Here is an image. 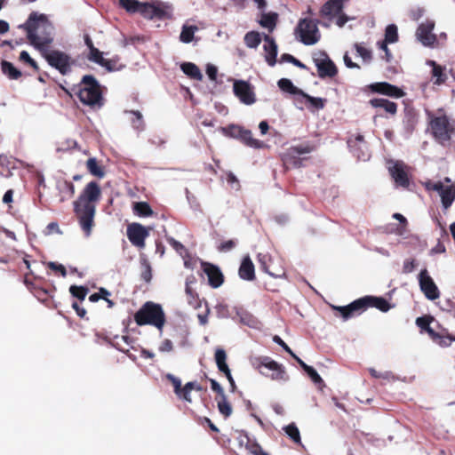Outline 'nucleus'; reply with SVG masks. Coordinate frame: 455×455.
Masks as SVG:
<instances>
[{"mask_svg": "<svg viewBox=\"0 0 455 455\" xmlns=\"http://www.w3.org/2000/svg\"><path fill=\"white\" fill-rule=\"evenodd\" d=\"M101 198V188L98 182H89L78 198L74 201V212L78 219L81 228L86 236L92 233L94 226V215L96 212V204Z\"/></svg>", "mask_w": 455, "mask_h": 455, "instance_id": "obj_1", "label": "nucleus"}, {"mask_svg": "<svg viewBox=\"0 0 455 455\" xmlns=\"http://www.w3.org/2000/svg\"><path fill=\"white\" fill-rule=\"evenodd\" d=\"M18 28L27 32L28 39L37 50L49 47L53 42L54 27L44 13L32 12L27 21Z\"/></svg>", "mask_w": 455, "mask_h": 455, "instance_id": "obj_2", "label": "nucleus"}, {"mask_svg": "<svg viewBox=\"0 0 455 455\" xmlns=\"http://www.w3.org/2000/svg\"><path fill=\"white\" fill-rule=\"evenodd\" d=\"M135 323L140 325H153L162 331L165 315L161 305L148 301L134 315Z\"/></svg>", "mask_w": 455, "mask_h": 455, "instance_id": "obj_3", "label": "nucleus"}, {"mask_svg": "<svg viewBox=\"0 0 455 455\" xmlns=\"http://www.w3.org/2000/svg\"><path fill=\"white\" fill-rule=\"evenodd\" d=\"M80 101L88 106L101 105V91L99 82L92 75L83 76L78 92Z\"/></svg>", "mask_w": 455, "mask_h": 455, "instance_id": "obj_4", "label": "nucleus"}, {"mask_svg": "<svg viewBox=\"0 0 455 455\" xmlns=\"http://www.w3.org/2000/svg\"><path fill=\"white\" fill-rule=\"evenodd\" d=\"M294 34L296 38L305 45L316 44L321 38L318 20L309 18L300 19L294 29Z\"/></svg>", "mask_w": 455, "mask_h": 455, "instance_id": "obj_5", "label": "nucleus"}, {"mask_svg": "<svg viewBox=\"0 0 455 455\" xmlns=\"http://www.w3.org/2000/svg\"><path fill=\"white\" fill-rule=\"evenodd\" d=\"M429 126L433 137L442 144L451 140L455 132L454 122H451L445 114L431 117Z\"/></svg>", "mask_w": 455, "mask_h": 455, "instance_id": "obj_6", "label": "nucleus"}, {"mask_svg": "<svg viewBox=\"0 0 455 455\" xmlns=\"http://www.w3.org/2000/svg\"><path fill=\"white\" fill-rule=\"evenodd\" d=\"M252 364L261 374L268 376L274 380L288 379L284 367L269 356L256 357Z\"/></svg>", "mask_w": 455, "mask_h": 455, "instance_id": "obj_7", "label": "nucleus"}, {"mask_svg": "<svg viewBox=\"0 0 455 455\" xmlns=\"http://www.w3.org/2000/svg\"><path fill=\"white\" fill-rule=\"evenodd\" d=\"M48 64L65 76L71 71L70 56L59 50H49L44 47L39 50Z\"/></svg>", "mask_w": 455, "mask_h": 455, "instance_id": "obj_8", "label": "nucleus"}, {"mask_svg": "<svg viewBox=\"0 0 455 455\" xmlns=\"http://www.w3.org/2000/svg\"><path fill=\"white\" fill-rule=\"evenodd\" d=\"M314 63L317 68L318 76L321 78L333 77L338 74V68L328 54L320 51L313 57Z\"/></svg>", "mask_w": 455, "mask_h": 455, "instance_id": "obj_9", "label": "nucleus"}, {"mask_svg": "<svg viewBox=\"0 0 455 455\" xmlns=\"http://www.w3.org/2000/svg\"><path fill=\"white\" fill-rule=\"evenodd\" d=\"M419 283L421 291L427 299L435 300L440 297V291L427 269H422L419 275Z\"/></svg>", "mask_w": 455, "mask_h": 455, "instance_id": "obj_10", "label": "nucleus"}, {"mask_svg": "<svg viewBox=\"0 0 455 455\" xmlns=\"http://www.w3.org/2000/svg\"><path fill=\"white\" fill-rule=\"evenodd\" d=\"M234 94L245 105H251L256 101L252 86L246 81L236 80L233 85Z\"/></svg>", "mask_w": 455, "mask_h": 455, "instance_id": "obj_11", "label": "nucleus"}, {"mask_svg": "<svg viewBox=\"0 0 455 455\" xmlns=\"http://www.w3.org/2000/svg\"><path fill=\"white\" fill-rule=\"evenodd\" d=\"M313 150L314 147L309 144L291 147L283 156V162L285 164L299 168L301 166V159L298 156L310 153Z\"/></svg>", "mask_w": 455, "mask_h": 455, "instance_id": "obj_12", "label": "nucleus"}, {"mask_svg": "<svg viewBox=\"0 0 455 455\" xmlns=\"http://www.w3.org/2000/svg\"><path fill=\"white\" fill-rule=\"evenodd\" d=\"M148 236V231L140 223H132L127 227V237L138 248L145 247V240Z\"/></svg>", "mask_w": 455, "mask_h": 455, "instance_id": "obj_13", "label": "nucleus"}, {"mask_svg": "<svg viewBox=\"0 0 455 455\" xmlns=\"http://www.w3.org/2000/svg\"><path fill=\"white\" fill-rule=\"evenodd\" d=\"M435 28L434 20H426L421 23L416 31V36L419 41L425 46H432L436 42L437 38L435 34H433V29Z\"/></svg>", "mask_w": 455, "mask_h": 455, "instance_id": "obj_14", "label": "nucleus"}, {"mask_svg": "<svg viewBox=\"0 0 455 455\" xmlns=\"http://www.w3.org/2000/svg\"><path fill=\"white\" fill-rule=\"evenodd\" d=\"M202 269L208 277V283L212 288H219L224 283V275L220 267L210 262H202Z\"/></svg>", "mask_w": 455, "mask_h": 455, "instance_id": "obj_15", "label": "nucleus"}, {"mask_svg": "<svg viewBox=\"0 0 455 455\" xmlns=\"http://www.w3.org/2000/svg\"><path fill=\"white\" fill-rule=\"evenodd\" d=\"M370 89L373 92L383 94L391 98L400 99L405 95L403 89L387 82H378L371 84Z\"/></svg>", "mask_w": 455, "mask_h": 455, "instance_id": "obj_16", "label": "nucleus"}, {"mask_svg": "<svg viewBox=\"0 0 455 455\" xmlns=\"http://www.w3.org/2000/svg\"><path fill=\"white\" fill-rule=\"evenodd\" d=\"M388 170L396 185L403 188L409 187L410 179L407 172V166L403 162H395L393 166L389 167Z\"/></svg>", "mask_w": 455, "mask_h": 455, "instance_id": "obj_17", "label": "nucleus"}, {"mask_svg": "<svg viewBox=\"0 0 455 455\" xmlns=\"http://www.w3.org/2000/svg\"><path fill=\"white\" fill-rule=\"evenodd\" d=\"M347 145L353 155L359 160H365L369 157L368 146L362 134H357L354 139H348Z\"/></svg>", "mask_w": 455, "mask_h": 455, "instance_id": "obj_18", "label": "nucleus"}, {"mask_svg": "<svg viewBox=\"0 0 455 455\" xmlns=\"http://www.w3.org/2000/svg\"><path fill=\"white\" fill-rule=\"evenodd\" d=\"M362 312L368 307H376L381 312H387L391 308L389 302L382 297L365 296L359 299Z\"/></svg>", "mask_w": 455, "mask_h": 455, "instance_id": "obj_19", "label": "nucleus"}, {"mask_svg": "<svg viewBox=\"0 0 455 455\" xmlns=\"http://www.w3.org/2000/svg\"><path fill=\"white\" fill-rule=\"evenodd\" d=\"M347 0H329L320 10V15L331 20L343 11L344 3Z\"/></svg>", "mask_w": 455, "mask_h": 455, "instance_id": "obj_20", "label": "nucleus"}, {"mask_svg": "<svg viewBox=\"0 0 455 455\" xmlns=\"http://www.w3.org/2000/svg\"><path fill=\"white\" fill-rule=\"evenodd\" d=\"M257 259L259 264L260 269L268 274L269 275L275 278L283 275V269H271V264L273 262V259L268 253H258Z\"/></svg>", "mask_w": 455, "mask_h": 455, "instance_id": "obj_21", "label": "nucleus"}, {"mask_svg": "<svg viewBox=\"0 0 455 455\" xmlns=\"http://www.w3.org/2000/svg\"><path fill=\"white\" fill-rule=\"evenodd\" d=\"M264 51L266 52L265 59L267 63L273 67L276 63V56H277V45L273 37L268 35H265L264 36Z\"/></svg>", "mask_w": 455, "mask_h": 455, "instance_id": "obj_22", "label": "nucleus"}, {"mask_svg": "<svg viewBox=\"0 0 455 455\" xmlns=\"http://www.w3.org/2000/svg\"><path fill=\"white\" fill-rule=\"evenodd\" d=\"M238 274L240 278L245 281H253L256 278L255 267L252 260L247 255L243 257L239 267Z\"/></svg>", "mask_w": 455, "mask_h": 455, "instance_id": "obj_23", "label": "nucleus"}, {"mask_svg": "<svg viewBox=\"0 0 455 455\" xmlns=\"http://www.w3.org/2000/svg\"><path fill=\"white\" fill-rule=\"evenodd\" d=\"M419 115L414 108H406L403 120V129L407 134H411L418 124Z\"/></svg>", "mask_w": 455, "mask_h": 455, "instance_id": "obj_24", "label": "nucleus"}, {"mask_svg": "<svg viewBox=\"0 0 455 455\" xmlns=\"http://www.w3.org/2000/svg\"><path fill=\"white\" fill-rule=\"evenodd\" d=\"M361 302L358 299H355L352 303L344 307L332 306L334 310H337L340 313L341 316L344 320H347L355 315H359L362 313L361 309Z\"/></svg>", "mask_w": 455, "mask_h": 455, "instance_id": "obj_25", "label": "nucleus"}, {"mask_svg": "<svg viewBox=\"0 0 455 455\" xmlns=\"http://www.w3.org/2000/svg\"><path fill=\"white\" fill-rule=\"evenodd\" d=\"M370 105L373 108H381L387 113L395 115L397 112V104L382 98L371 99L369 101Z\"/></svg>", "mask_w": 455, "mask_h": 455, "instance_id": "obj_26", "label": "nucleus"}, {"mask_svg": "<svg viewBox=\"0 0 455 455\" xmlns=\"http://www.w3.org/2000/svg\"><path fill=\"white\" fill-rule=\"evenodd\" d=\"M427 64L432 67V77L435 78L434 84L440 85L447 80V75L444 73V68L437 64L435 60H428Z\"/></svg>", "mask_w": 455, "mask_h": 455, "instance_id": "obj_27", "label": "nucleus"}, {"mask_svg": "<svg viewBox=\"0 0 455 455\" xmlns=\"http://www.w3.org/2000/svg\"><path fill=\"white\" fill-rule=\"evenodd\" d=\"M441 196V201L443 207L447 210L451 207L452 203L455 200V188L454 186H444L441 192L439 193Z\"/></svg>", "mask_w": 455, "mask_h": 455, "instance_id": "obj_28", "label": "nucleus"}, {"mask_svg": "<svg viewBox=\"0 0 455 455\" xmlns=\"http://www.w3.org/2000/svg\"><path fill=\"white\" fill-rule=\"evenodd\" d=\"M433 321L434 317L432 315H424L416 319V324L421 331H426L430 338H434L436 336V331L430 326Z\"/></svg>", "mask_w": 455, "mask_h": 455, "instance_id": "obj_29", "label": "nucleus"}, {"mask_svg": "<svg viewBox=\"0 0 455 455\" xmlns=\"http://www.w3.org/2000/svg\"><path fill=\"white\" fill-rule=\"evenodd\" d=\"M181 70L191 79L201 81L203 74L199 68L192 62H184L180 65Z\"/></svg>", "mask_w": 455, "mask_h": 455, "instance_id": "obj_30", "label": "nucleus"}, {"mask_svg": "<svg viewBox=\"0 0 455 455\" xmlns=\"http://www.w3.org/2000/svg\"><path fill=\"white\" fill-rule=\"evenodd\" d=\"M278 14L276 12H263L259 20L261 27L267 28L272 32L277 23Z\"/></svg>", "mask_w": 455, "mask_h": 455, "instance_id": "obj_31", "label": "nucleus"}, {"mask_svg": "<svg viewBox=\"0 0 455 455\" xmlns=\"http://www.w3.org/2000/svg\"><path fill=\"white\" fill-rule=\"evenodd\" d=\"M59 191L60 193V201H66L72 198L75 195V186L71 181L63 180L58 186Z\"/></svg>", "mask_w": 455, "mask_h": 455, "instance_id": "obj_32", "label": "nucleus"}, {"mask_svg": "<svg viewBox=\"0 0 455 455\" xmlns=\"http://www.w3.org/2000/svg\"><path fill=\"white\" fill-rule=\"evenodd\" d=\"M239 140L247 147L253 148H262L265 146L263 141L254 139L251 131L248 129H245L244 132H243L242 137Z\"/></svg>", "mask_w": 455, "mask_h": 455, "instance_id": "obj_33", "label": "nucleus"}, {"mask_svg": "<svg viewBox=\"0 0 455 455\" xmlns=\"http://www.w3.org/2000/svg\"><path fill=\"white\" fill-rule=\"evenodd\" d=\"M215 362L217 364V367L220 372H223L224 374L230 371V369L228 365L227 364V353L222 348H218L215 351Z\"/></svg>", "mask_w": 455, "mask_h": 455, "instance_id": "obj_34", "label": "nucleus"}, {"mask_svg": "<svg viewBox=\"0 0 455 455\" xmlns=\"http://www.w3.org/2000/svg\"><path fill=\"white\" fill-rule=\"evenodd\" d=\"M431 339L441 347H447L455 341V337L448 333L447 330L443 329L441 332L436 331V336Z\"/></svg>", "mask_w": 455, "mask_h": 455, "instance_id": "obj_35", "label": "nucleus"}, {"mask_svg": "<svg viewBox=\"0 0 455 455\" xmlns=\"http://www.w3.org/2000/svg\"><path fill=\"white\" fill-rule=\"evenodd\" d=\"M1 69L5 76L12 80H17L22 76L21 72L17 69L12 63L7 60H3L1 62Z\"/></svg>", "mask_w": 455, "mask_h": 455, "instance_id": "obj_36", "label": "nucleus"}, {"mask_svg": "<svg viewBox=\"0 0 455 455\" xmlns=\"http://www.w3.org/2000/svg\"><path fill=\"white\" fill-rule=\"evenodd\" d=\"M215 400L217 402L218 409L220 412L225 417L228 418L232 414V406L228 401V397L226 394L221 395L220 396H216Z\"/></svg>", "mask_w": 455, "mask_h": 455, "instance_id": "obj_37", "label": "nucleus"}, {"mask_svg": "<svg viewBox=\"0 0 455 455\" xmlns=\"http://www.w3.org/2000/svg\"><path fill=\"white\" fill-rule=\"evenodd\" d=\"M86 168L88 172L98 178H103L105 175L104 169L99 164L98 161L94 157H91L86 161Z\"/></svg>", "mask_w": 455, "mask_h": 455, "instance_id": "obj_38", "label": "nucleus"}, {"mask_svg": "<svg viewBox=\"0 0 455 455\" xmlns=\"http://www.w3.org/2000/svg\"><path fill=\"white\" fill-rule=\"evenodd\" d=\"M133 212L140 217H149L154 214L153 210L147 202H137L133 204Z\"/></svg>", "mask_w": 455, "mask_h": 455, "instance_id": "obj_39", "label": "nucleus"}, {"mask_svg": "<svg viewBox=\"0 0 455 455\" xmlns=\"http://www.w3.org/2000/svg\"><path fill=\"white\" fill-rule=\"evenodd\" d=\"M261 42L260 34L257 31H250L244 36V44L249 48H256Z\"/></svg>", "mask_w": 455, "mask_h": 455, "instance_id": "obj_40", "label": "nucleus"}, {"mask_svg": "<svg viewBox=\"0 0 455 455\" xmlns=\"http://www.w3.org/2000/svg\"><path fill=\"white\" fill-rule=\"evenodd\" d=\"M398 28L396 25L390 24L386 28L385 30V38L382 40V42L388 43V44H394L398 41Z\"/></svg>", "mask_w": 455, "mask_h": 455, "instance_id": "obj_41", "label": "nucleus"}, {"mask_svg": "<svg viewBox=\"0 0 455 455\" xmlns=\"http://www.w3.org/2000/svg\"><path fill=\"white\" fill-rule=\"evenodd\" d=\"M244 130L245 128L238 124H230L223 128V133L228 137L240 140Z\"/></svg>", "mask_w": 455, "mask_h": 455, "instance_id": "obj_42", "label": "nucleus"}, {"mask_svg": "<svg viewBox=\"0 0 455 455\" xmlns=\"http://www.w3.org/2000/svg\"><path fill=\"white\" fill-rule=\"evenodd\" d=\"M196 30L197 28L196 26H183L180 35V40L185 44L192 42Z\"/></svg>", "mask_w": 455, "mask_h": 455, "instance_id": "obj_43", "label": "nucleus"}, {"mask_svg": "<svg viewBox=\"0 0 455 455\" xmlns=\"http://www.w3.org/2000/svg\"><path fill=\"white\" fill-rule=\"evenodd\" d=\"M192 390L203 391L204 388L201 385L197 384L195 381H190V382L186 383L184 386L185 392H183V400H185L188 403L192 402V398L190 395V393Z\"/></svg>", "mask_w": 455, "mask_h": 455, "instance_id": "obj_44", "label": "nucleus"}, {"mask_svg": "<svg viewBox=\"0 0 455 455\" xmlns=\"http://www.w3.org/2000/svg\"><path fill=\"white\" fill-rule=\"evenodd\" d=\"M70 294L80 301H84L89 292L86 286L71 285L69 287Z\"/></svg>", "mask_w": 455, "mask_h": 455, "instance_id": "obj_45", "label": "nucleus"}, {"mask_svg": "<svg viewBox=\"0 0 455 455\" xmlns=\"http://www.w3.org/2000/svg\"><path fill=\"white\" fill-rule=\"evenodd\" d=\"M287 435L296 443H301L299 430L294 423H291L283 427Z\"/></svg>", "mask_w": 455, "mask_h": 455, "instance_id": "obj_46", "label": "nucleus"}, {"mask_svg": "<svg viewBox=\"0 0 455 455\" xmlns=\"http://www.w3.org/2000/svg\"><path fill=\"white\" fill-rule=\"evenodd\" d=\"M121 7L125 9L128 12H139L140 3L137 0H118Z\"/></svg>", "mask_w": 455, "mask_h": 455, "instance_id": "obj_47", "label": "nucleus"}, {"mask_svg": "<svg viewBox=\"0 0 455 455\" xmlns=\"http://www.w3.org/2000/svg\"><path fill=\"white\" fill-rule=\"evenodd\" d=\"M153 18L163 20L168 17L166 7L162 3L151 4Z\"/></svg>", "mask_w": 455, "mask_h": 455, "instance_id": "obj_48", "label": "nucleus"}, {"mask_svg": "<svg viewBox=\"0 0 455 455\" xmlns=\"http://www.w3.org/2000/svg\"><path fill=\"white\" fill-rule=\"evenodd\" d=\"M141 268L140 278L146 283H149L152 279V267L148 259L141 260Z\"/></svg>", "mask_w": 455, "mask_h": 455, "instance_id": "obj_49", "label": "nucleus"}, {"mask_svg": "<svg viewBox=\"0 0 455 455\" xmlns=\"http://www.w3.org/2000/svg\"><path fill=\"white\" fill-rule=\"evenodd\" d=\"M277 84L279 88L283 92H287L291 94H297L299 92L298 88L287 78L280 79Z\"/></svg>", "mask_w": 455, "mask_h": 455, "instance_id": "obj_50", "label": "nucleus"}, {"mask_svg": "<svg viewBox=\"0 0 455 455\" xmlns=\"http://www.w3.org/2000/svg\"><path fill=\"white\" fill-rule=\"evenodd\" d=\"M167 379L171 381V383L172 384L173 386V388H174V393L175 395L183 399V392L184 391V387H181V381L180 379H178L177 377L172 375V374H168L167 375Z\"/></svg>", "mask_w": 455, "mask_h": 455, "instance_id": "obj_51", "label": "nucleus"}, {"mask_svg": "<svg viewBox=\"0 0 455 455\" xmlns=\"http://www.w3.org/2000/svg\"><path fill=\"white\" fill-rule=\"evenodd\" d=\"M88 60L94 62L100 66V64L105 60L103 58V52H101L98 48H93L89 51V54L87 55Z\"/></svg>", "mask_w": 455, "mask_h": 455, "instance_id": "obj_52", "label": "nucleus"}, {"mask_svg": "<svg viewBox=\"0 0 455 455\" xmlns=\"http://www.w3.org/2000/svg\"><path fill=\"white\" fill-rule=\"evenodd\" d=\"M20 60L28 64L36 72L39 71V67L36 61L30 57L27 51H22L20 53Z\"/></svg>", "mask_w": 455, "mask_h": 455, "instance_id": "obj_53", "label": "nucleus"}, {"mask_svg": "<svg viewBox=\"0 0 455 455\" xmlns=\"http://www.w3.org/2000/svg\"><path fill=\"white\" fill-rule=\"evenodd\" d=\"M307 101L309 102L315 108L323 109L325 106L326 100L323 98H315L307 94H303Z\"/></svg>", "mask_w": 455, "mask_h": 455, "instance_id": "obj_54", "label": "nucleus"}, {"mask_svg": "<svg viewBox=\"0 0 455 455\" xmlns=\"http://www.w3.org/2000/svg\"><path fill=\"white\" fill-rule=\"evenodd\" d=\"M355 48L357 53L365 61H370L372 58L371 51L363 46L361 44H355Z\"/></svg>", "mask_w": 455, "mask_h": 455, "instance_id": "obj_55", "label": "nucleus"}, {"mask_svg": "<svg viewBox=\"0 0 455 455\" xmlns=\"http://www.w3.org/2000/svg\"><path fill=\"white\" fill-rule=\"evenodd\" d=\"M281 61H287L292 63L294 66L302 69L307 68L305 64H303L300 60H299L298 59H296L295 57L289 53H283L281 56Z\"/></svg>", "mask_w": 455, "mask_h": 455, "instance_id": "obj_56", "label": "nucleus"}, {"mask_svg": "<svg viewBox=\"0 0 455 455\" xmlns=\"http://www.w3.org/2000/svg\"><path fill=\"white\" fill-rule=\"evenodd\" d=\"M166 240L168 243L180 255L187 251L185 246L173 237H167Z\"/></svg>", "mask_w": 455, "mask_h": 455, "instance_id": "obj_57", "label": "nucleus"}, {"mask_svg": "<svg viewBox=\"0 0 455 455\" xmlns=\"http://www.w3.org/2000/svg\"><path fill=\"white\" fill-rule=\"evenodd\" d=\"M139 12L146 19H149V20L154 19L151 4H141Z\"/></svg>", "mask_w": 455, "mask_h": 455, "instance_id": "obj_58", "label": "nucleus"}, {"mask_svg": "<svg viewBox=\"0 0 455 455\" xmlns=\"http://www.w3.org/2000/svg\"><path fill=\"white\" fill-rule=\"evenodd\" d=\"M305 371L310 377L314 383L319 384L323 382L322 378L312 366L305 368Z\"/></svg>", "mask_w": 455, "mask_h": 455, "instance_id": "obj_59", "label": "nucleus"}, {"mask_svg": "<svg viewBox=\"0 0 455 455\" xmlns=\"http://www.w3.org/2000/svg\"><path fill=\"white\" fill-rule=\"evenodd\" d=\"M47 267L52 271L59 272L63 277L67 275L66 267L61 264L51 261L47 264Z\"/></svg>", "mask_w": 455, "mask_h": 455, "instance_id": "obj_60", "label": "nucleus"}, {"mask_svg": "<svg viewBox=\"0 0 455 455\" xmlns=\"http://www.w3.org/2000/svg\"><path fill=\"white\" fill-rule=\"evenodd\" d=\"M131 114H132L135 118L132 119V124L135 128L137 129H140V128H142L143 126V120H142V115L140 111L138 110H131L130 111Z\"/></svg>", "mask_w": 455, "mask_h": 455, "instance_id": "obj_61", "label": "nucleus"}, {"mask_svg": "<svg viewBox=\"0 0 455 455\" xmlns=\"http://www.w3.org/2000/svg\"><path fill=\"white\" fill-rule=\"evenodd\" d=\"M387 44H388V43H385V42H382V41H379L377 43L378 47L379 49H381L385 52L384 59L386 60V61L387 62H390L392 58H393V56H392V53H391L390 50L387 47Z\"/></svg>", "mask_w": 455, "mask_h": 455, "instance_id": "obj_62", "label": "nucleus"}, {"mask_svg": "<svg viewBox=\"0 0 455 455\" xmlns=\"http://www.w3.org/2000/svg\"><path fill=\"white\" fill-rule=\"evenodd\" d=\"M443 187L444 186L441 181L432 182L431 180H428L425 183V188L428 191H437L440 193Z\"/></svg>", "mask_w": 455, "mask_h": 455, "instance_id": "obj_63", "label": "nucleus"}, {"mask_svg": "<svg viewBox=\"0 0 455 455\" xmlns=\"http://www.w3.org/2000/svg\"><path fill=\"white\" fill-rule=\"evenodd\" d=\"M415 267H416L415 259H407L403 262V272L404 274L411 273L414 270Z\"/></svg>", "mask_w": 455, "mask_h": 455, "instance_id": "obj_64", "label": "nucleus"}]
</instances>
